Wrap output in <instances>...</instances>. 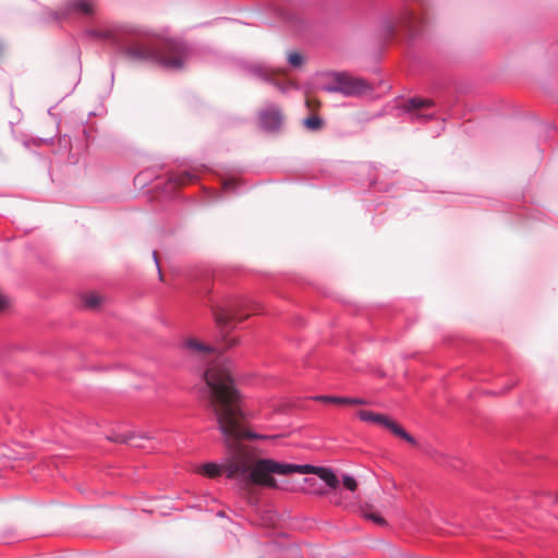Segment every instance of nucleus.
I'll use <instances>...</instances> for the list:
<instances>
[{
	"instance_id": "nucleus-7",
	"label": "nucleus",
	"mask_w": 558,
	"mask_h": 558,
	"mask_svg": "<svg viewBox=\"0 0 558 558\" xmlns=\"http://www.w3.org/2000/svg\"><path fill=\"white\" fill-rule=\"evenodd\" d=\"M357 415L362 421L378 424L388 429L395 436L408 441L411 445H416L414 437L411 436L398 422L393 421L389 416L366 410L359 411Z\"/></svg>"
},
{
	"instance_id": "nucleus-14",
	"label": "nucleus",
	"mask_w": 558,
	"mask_h": 558,
	"mask_svg": "<svg viewBox=\"0 0 558 558\" xmlns=\"http://www.w3.org/2000/svg\"><path fill=\"white\" fill-rule=\"evenodd\" d=\"M66 5L69 11L85 15H92L95 12L94 0H70Z\"/></svg>"
},
{
	"instance_id": "nucleus-5",
	"label": "nucleus",
	"mask_w": 558,
	"mask_h": 558,
	"mask_svg": "<svg viewBox=\"0 0 558 558\" xmlns=\"http://www.w3.org/2000/svg\"><path fill=\"white\" fill-rule=\"evenodd\" d=\"M129 58L135 61L157 63L166 69L178 70L184 64L187 48L174 39H162L159 44L133 43L125 48Z\"/></svg>"
},
{
	"instance_id": "nucleus-2",
	"label": "nucleus",
	"mask_w": 558,
	"mask_h": 558,
	"mask_svg": "<svg viewBox=\"0 0 558 558\" xmlns=\"http://www.w3.org/2000/svg\"><path fill=\"white\" fill-rule=\"evenodd\" d=\"M217 413L220 428L231 450V458L228 464L229 475L231 477L243 475L246 476L250 482L256 483L259 486L277 488L278 484L274 475H289L292 473L315 474L329 487H338L339 480L330 469L310 464L299 465L281 463L272 459L257 460L252 472L247 474L252 460L247 452L239 447L235 441L239 437L246 435L243 426L240 424V410L234 405L228 407V409L220 405L217 409Z\"/></svg>"
},
{
	"instance_id": "nucleus-25",
	"label": "nucleus",
	"mask_w": 558,
	"mask_h": 558,
	"mask_svg": "<svg viewBox=\"0 0 558 558\" xmlns=\"http://www.w3.org/2000/svg\"><path fill=\"white\" fill-rule=\"evenodd\" d=\"M305 104H306V107L312 111H316L320 106L319 100H317L315 98H306Z\"/></svg>"
},
{
	"instance_id": "nucleus-10",
	"label": "nucleus",
	"mask_w": 558,
	"mask_h": 558,
	"mask_svg": "<svg viewBox=\"0 0 558 558\" xmlns=\"http://www.w3.org/2000/svg\"><path fill=\"white\" fill-rule=\"evenodd\" d=\"M416 22V17L412 12H404L401 15L388 20L385 23V28L388 35H392L397 28L404 27L411 31Z\"/></svg>"
},
{
	"instance_id": "nucleus-28",
	"label": "nucleus",
	"mask_w": 558,
	"mask_h": 558,
	"mask_svg": "<svg viewBox=\"0 0 558 558\" xmlns=\"http://www.w3.org/2000/svg\"><path fill=\"white\" fill-rule=\"evenodd\" d=\"M428 454L435 461H438L439 458L441 457V454L439 452H437L436 450L429 451Z\"/></svg>"
},
{
	"instance_id": "nucleus-30",
	"label": "nucleus",
	"mask_w": 558,
	"mask_h": 558,
	"mask_svg": "<svg viewBox=\"0 0 558 558\" xmlns=\"http://www.w3.org/2000/svg\"><path fill=\"white\" fill-rule=\"evenodd\" d=\"M153 255H154L156 264L158 265V253L155 251Z\"/></svg>"
},
{
	"instance_id": "nucleus-19",
	"label": "nucleus",
	"mask_w": 558,
	"mask_h": 558,
	"mask_svg": "<svg viewBox=\"0 0 558 558\" xmlns=\"http://www.w3.org/2000/svg\"><path fill=\"white\" fill-rule=\"evenodd\" d=\"M287 60L293 68H301L304 63V56L299 51H289Z\"/></svg>"
},
{
	"instance_id": "nucleus-1",
	"label": "nucleus",
	"mask_w": 558,
	"mask_h": 558,
	"mask_svg": "<svg viewBox=\"0 0 558 558\" xmlns=\"http://www.w3.org/2000/svg\"><path fill=\"white\" fill-rule=\"evenodd\" d=\"M217 413L220 428L231 450V458L228 464L229 475L231 477L243 475L246 476L250 482L256 483L259 486L277 488L278 484L274 475H289L292 473L315 474L329 487H338L339 480L330 469L310 464L299 465L281 463L272 459L257 460L252 472L247 474L252 460L247 452L239 447L235 441L239 437L246 435L243 426L240 424V410L234 405L228 407V409L220 405L217 409Z\"/></svg>"
},
{
	"instance_id": "nucleus-24",
	"label": "nucleus",
	"mask_w": 558,
	"mask_h": 558,
	"mask_svg": "<svg viewBox=\"0 0 558 558\" xmlns=\"http://www.w3.org/2000/svg\"><path fill=\"white\" fill-rule=\"evenodd\" d=\"M367 403L365 399L345 397V405H364Z\"/></svg>"
},
{
	"instance_id": "nucleus-6",
	"label": "nucleus",
	"mask_w": 558,
	"mask_h": 558,
	"mask_svg": "<svg viewBox=\"0 0 558 558\" xmlns=\"http://www.w3.org/2000/svg\"><path fill=\"white\" fill-rule=\"evenodd\" d=\"M244 307L245 306L242 305H232L228 308L221 306L211 307L216 325L220 328L221 338L227 349L238 343L236 339L229 338L227 336V330L232 326L233 323H241L250 317V314H240Z\"/></svg>"
},
{
	"instance_id": "nucleus-15",
	"label": "nucleus",
	"mask_w": 558,
	"mask_h": 558,
	"mask_svg": "<svg viewBox=\"0 0 558 558\" xmlns=\"http://www.w3.org/2000/svg\"><path fill=\"white\" fill-rule=\"evenodd\" d=\"M144 437L137 436L134 432H129L126 434H112L108 436V439L113 442L120 444H129L135 447H141L142 445L137 442V439H143Z\"/></svg>"
},
{
	"instance_id": "nucleus-4",
	"label": "nucleus",
	"mask_w": 558,
	"mask_h": 558,
	"mask_svg": "<svg viewBox=\"0 0 558 558\" xmlns=\"http://www.w3.org/2000/svg\"><path fill=\"white\" fill-rule=\"evenodd\" d=\"M204 380H205L206 386L209 391V405L216 416L218 428L223 437V444L227 448L228 454L226 458V462L222 466H219L215 463H207L202 466L201 472L203 474H205L206 476L214 478V477L218 476L220 474L221 470L223 469L227 472V476L229 478H232L229 475V470H228V464H229L230 458H231V450H230L229 446L227 445L226 436L220 428L217 409L220 405L222 408L225 407L227 409H228V407L234 405L238 408V410H240V424L243 426V429L246 433V435L239 437L235 441L239 447H241L243 450H245L247 452V454L250 456V458L252 460V462H251L252 464H251L250 469L247 470V474H250L252 472L253 468L255 466V464L257 463V461H254L253 456L251 454L248 449L244 445H242V440L243 439L262 438V436L252 434L246 428L245 416H244L243 410L241 408V395H240L239 390L235 388L233 377L231 376V374L227 367L219 365V364H214V365L209 366L206 369V372L204 373ZM233 478L241 480L246 486L253 484V482H250L248 478L243 475L234 476ZM254 485H257V484L254 483Z\"/></svg>"
},
{
	"instance_id": "nucleus-11",
	"label": "nucleus",
	"mask_w": 558,
	"mask_h": 558,
	"mask_svg": "<svg viewBox=\"0 0 558 558\" xmlns=\"http://www.w3.org/2000/svg\"><path fill=\"white\" fill-rule=\"evenodd\" d=\"M433 106L430 99L412 98L404 105V110L413 113L417 119L429 120L434 118V114H425L422 111Z\"/></svg>"
},
{
	"instance_id": "nucleus-26",
	"label": "nucleus",
	"mask_w": 558,
	"mask_h": 558,
	"mask_svg": "<svg viewBox=\"0 0 558 558\" xmlns=\"http://www.w3.org/2000/svg\"><path fill=\"white\" fill-rule=\"evenodd\" d=\"M10 305V300L8 299L7 295H4L2 293V291L0 290V312L4 311L5 308H8Z\"/></svg>"
},
{
	"instance_id": "nucleus-13",
	"label": "nucleus",
	"mask_w": 558,
	"mask_h": 558,
	"mask_svg": "<svg viewBox=\"0 0 558 558\" xmlns=\"http://www.w3.org/2000/svg\"><path fill=\"white\" fill-rule=\"evenodd\" d=\"M265 80L271 83L281 92H286L289 89V87L295 86L291 81L287 78L284 71H272L267 73Z\"/></svg>"
},
{
	"instance_id": "nucleus-23",
	"label": "nucleus",
	"mask_w": 558,
	"mask_h": 558,
	"mask_svg": "<svg viewBox=\"0 0 558 558\" xmlns=\"http://www.w3.org/2000/svg\"><path fill=\"white\" fill-rule=\"evenodd\" d=\"M192 179H193V177L191 174H189L187 172H184V173L178 174L174 179V182L178 185H184V184L191 182Z\"/></svg>"
},
{
	"instance_id": "nucleus-29",
	"label": "nucleus",
	"mask_w": 558,
	"mask_h": 558,
	"mask_svg": "<svg viewBox=\"0 0 558 558\" xmlns=\"http://www.w3.org/2000/svg\"><path fill=\"white\" fill-rule=\"evenodd\" d=\"M234 185H235V182H234V181H232V180H230V181H226V182L223 183V189H226V190H227V189L233 187Z\"/></svg>"
},
{
	"instance_id": "nucleus-9",
	"label": "nucleus",
	"mask_w": 558,
	"mask_h": 558,
	"mask_svg": "<svg viewBox=\"0 0 558 558\" xmlns=\"http://www.w3.org/2000/svg\"><path fill=\"white\" fill-rule=\"evenodd\" d=\"M259 121L263 129L276 132L282 126L284 116L279 107L271 106L260 111Z\"/></svg>"
},
{
	"instance_id": "nucleus-12",
	"label": "nucleus",
	"mask_w": 558,
	"mask_h": 558,
	"mask_svg": "<svg viewBox=\"0 0 558 558\" xmlns=\"http://www.w3.org/2000/svg\"><path fill=\"white\" fill-rule=\"evenodd\" d=\"M183 347L194 356L205 357L209 354H213L216 349L211 345H207L195 338H190L185 340Z\"/></svg>"
},
{
	"instance_id": "nucleus-20",
	"label": "nucleus",
	"mask_w": 558,
	"mask_h": 558,
	"mask_svg": "<svg viewBox=\"0 0 558 558\" xmlns=\"http://www.w3.org/2000/svg\"><path fill=\"white\" fill-rule=\"evenodd\" d=\"M313 399L316 400V401H319V402H328V403L345 405V397L316 396Z\"/></svg>"
},
{
	"instance_id": "nucleus-16",
	"label": "nucleus",
	"mask_w": 558,
	"mask_h": 558,
	"mask_svg": "<svg viewBox=\"0 0 558 558\" xmlns=\"http://www.w3.org/2000/svg\"><path fill=\"white\" fill-rule=\"evenodd\" d=\"M339 72H332L326 75L327 82L323 85V89L328 93H339L337 74Z\"/></svg>"
},
{
	"instance_id": "nucleus-8",
	"label": "nucleus",
	"mask_w": 558,
	"mask_h": 558,
	"mask_svg": "<svg viewBox=\"0 0 558 558\" xmlns=\"http://www.w3.org/2000/svg\"><path fill=\"white\" fill-rule=\"evenodd\" d=\"M338 90L345 97H359L372 92L371 84L362 77L347 72L337 74Z\"/></svg>"
},
{
	"instance_id": "nucleus-17",
	"label": "nucleus",
	"mask_w": 558,
	"mask_h": 558,
	"mask_svg": "<svg viewBox=\"0 0 558 558\" xmlns=\"http://www.w3.org/2000/svg\"><path fill=\"white\" fill-rule=\"evenodd\" d=\"M83 302L87 308L94 310L101 304L102 298L97 293H87L83 296Z\"/></svg>"
},
{
	"instance_id": "nucleus-27",
	"label": "nucleus",
	"mask_w": 558,
	"mask_h": 558,
	"mask_svg": "<svg viewBox=\"0 0 558 558\" xmlns=\"http://www.w3.org/2000/svg\"><path fill=\"white\" fill-rule=\"evenodd\" d=\"M95 35L99 36V37H102V38H107V39H113L114 38V35H113L112 31H101V32L95 33Z\"/></svg>"
},
{
	"instance_id": "nucleus-3",
	"label": "nucleus",
	"mask_w": 558,
	"mask_h": 558,
	"mask_svg": "<svg viewBox=\"0 0 558 558\" xmlns=\"http://www.w3.org/2000/svg\"><path fill=\"white\" fill-rule=\"evenodd\" d=\"M217 413L220 428L231 450V458L228 464L229 475L231 477L243 475L246 476L250 482L256 483L259 486L277 488L278 484L274 475H289L292 473L315 474L329 487H338L339 480L330 469L310 464L299 465L281 463L272 459L257 460L252 472L247 474L252 460L247 452L239 447L235 441L239 437L246 435L243 426L240 424V410L234 405L228 407V409L220 405L217 409Z\"/></svg>"
},
{
	"instance_id": "nucleus-22",
	"label": "nucleus",
	"mask_w": 558,
	"mask_h": 558,
	"mask_svg": "<svg viewBox=\"0 0 558 558\" xmlns=\"http://www.w3.org/2000/svg\"><path fill=\"white\" fill-rule=\"evenodd\" d=\"M343 485L347 489L351 490V492H354L356 490L357 488V482L355 478H353L352 476L350 475H344L343 476Z\"/></svg>"
},
{
	"instance_id": "nucleus-18",
	"label": "nucleus",
	"mask_w": 558,
	"mask_h": 558,
	"mask_svg": "<svg viewBox=\"0 0 558 558\" xmlns=\"http://www.w3.org/2000/svg\"><path fill=\"white\" fill-rule=\"evenodd\" d=\"M362 514L366 520H371L378 525L386 524V520L379 513L373 511L372 509H368V508L362 509Z\"/></svg>"
},
{
	"instance_id": "nucleus-21",
	"label": "nucleus",
	"mask_w": 558,
	"mask_h": 558,
	"mask_svg": "<svg viewBox=\"0 0 558 558\" xmlns=\"http://www.w3.org/2000/svg\"><path fill=\"white\" fill-rule=\"evenodd\" d=\"M322 124H323V121L317 116H312L304 120V125L308 130H313V131L319 130L322 128Z\"/></svg>"
}]
</instances>
